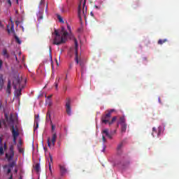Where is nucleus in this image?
Masks as SVG:
<instances>
[{
    "label": "nucleus",
    "mask_w": 179,
    "mask_h": 179,
    "mask_svg": "<svg viewBox=\"0 0 179 179\" xmlns=\"http://www.w3.org/2000/svg\"><path fill=\"white\" fill-rule=\"evenodd\" d=\"M4 148H6V144H4Z\"/></svg>",
    "instance_id": "obj_58"
},
{
    "label": "nucleus",
    "mask_w": 179,
    "mask_h": 179,
    "mask_svg": "<svg viewBox=\"0 0 179 179\" xmlns=\"http://www.w3.org/2000/svg\"><path fill=\"white\" fill-rule=\"evenodd\" d=\"M80 66H82V67L83 66V65H82V63H80Z\"/></svg>",
    "instance_id": "obj_55"
},
{
    "label": "nucleus",
    "mask_w": 179,
    "mask_h": 179,
    "mask_svg": "<svg viewBox=\"0 0 179 179\" xmlns=\"http://www.w3.org/2000/svg\"><path fill=\"white\" fill-rule=\"evenodd\" d=\"M57 138H58V136H57V133L52 134V138H48V148H50V149H54V148L55 147V142H57Z\"/></svg>",
    "instance_id": "obj_5"
},
{
    "label": "nucleus",
    "mask_w": 179,
    "mask_h": 179,
    "mask_svg": "<svg viewBox=\"0 0 179 179\" xmlns=\"http://www.w3.org/2000/svg\"><path fill=\"white\" fill-rule=\"evenodd\" d=\"M13 85L16 97H20L22 96V89H23V87H20V78H15L13 80Z\"/></svg>",
    "instance_id": "obj_1"
},
{
    "label": "nucleus",
    "mask_w": 179,
    "mask_h": 179,
    "mask_svg": "<svg viewBox=\"0 0 179 179\" xmlns=\"http://www.w3.org/2000/svg\"><path fill=\"white\" fill-rule=\"evenodd\" d=\"M59 167L60 169L61 176H65V174L68 173V171L66 170V167L65 166V165H59Z\"/></svg>",
    "instance_id": "obj_12"
},
{
    "label": "nucleus",
    "mask_w": 179,
    "mask_h": 179,
    "mask_svg": "<svg viewBox=\"0 0 179 179\" xmlns=\"http://www.w3.org/2000/svg\"><path fill=\"white\" fill-rule=\"evenodd\" d=\"M14 156H15V152L13 151V146L11 145L10 147L9 152L6 154V157L8 160V162H10V160L13 159Z\"/></svg>",
    "instance_id": "obj_9"
},
{
    "label": "nucleus",
    "mask_w": 179,
    "mask_h": 179,
    "mask_svg": "<svg viewBox=\"0 0 179 179\" xmlns=\"http://www.w3.org/2000/svg\"><path fill=\"white\" fill-rule=\"evenodd\" d=\"M16 166V162L13 161L8 165H4L3 166V171L6 174H10V178L8 179H13V174L11 173L12 169Z\"/></svg>",
    "instance_id": "obj_3"
},
{
    "label": "nucleus",
    "mask_w": 179,
    "mask_h": 179,
    "mask_svg": "<svg viewBox=\"0 0 179 179\" xmlns=\"http://www.w3.org/2000/svg\"><path fill=\"white\" fill-rule=\"evenodd\" d=\"M11 90H12V87H11L10 80H8V84H7V88H6V93H8V94H10Z\"/></svg>",
    "instance_id": "obj_17"
},
{
    "label": "nucleus",
    "mask_w": 179,
    "mask_h": 179,
    "mask_svg": "<svg viewBox=\"0 0 179 179\" xmlns=\"http://www.w3.org/2000/svg\"><path fill=\"white\" fill-rule=\"evenodd\" d=\"M50 161L49 162V170L50 173H52V169H51V163H52V156L51 155H49Z\"/></svg>",
    "instance_id": "obj_20"
},
{
    "label": "nucleus",
    "mask_w": 179,
    "mask_h": 179,
    "mask_svg": "<svg viewBox=\"0 0 179 179\" xmlns=\"http://www.w3.org/2000/svg\"><path fill=\"white\" fill-rule=\"evenodd\" d=\"M54 129H55V127H54V125H52V131H54Z\"/></svg>",
    "instance_id": "obj_45"
},
{
    "label": "nucleus",
    "mask_w": 179,
    "mask_h": 179,
    "mask_svg": "<svg viewBox=\"0 0 179 179\" xmlns=\"http://www.w3.org/2000/svg\"><path fill=\"white\" fill-rule=\"evenodd\" d=\"M14 38L15 39L16 43H17V44H22V41H20V39L19 38V37H17V36L14 35Z\"/></svg>",
    "instance_id": "obj_24"
},
{
    "label": "nucleus",
    "mask_w": 179,
    "mask_h": 179,
    "mask_svg": "<svg viewBox=\"0 0 179 179\" xmlns=\"http://www.w3.org/2000/svg\"><path fill=\"white\" fill-rule=\"evenodd\" d=\"M15 173H17V169H15Z\"/></svg>",
    "instance_id": "obj_53"
},
{
    "label": "nucleus",
    "mask_w": 179,
    "mask_h": 179,
    "mask_svg": "<svg viewBox=\"0 0 179 179\" xmlns=\"http://www.w3.org/2000/svg\"><path fill=\"white\" fill-rule=\"evenodd\" d=\"M119 125H120V123H117V127H119Z\"/></svg>",
    "instance_id": "obj_61"
},
{
    "label": "nucleus",
    "mask_w": 179,
    "mask_h": 179,
    "mask_svg": "<svg viewBox=\"0 0 179 179\" xmlns=\"http://www.w3.org/2000/svg\"><path fill=\"white\" fill-rule=\"evenodd\" d=\"M90 15H91V16H94V14L93 13V12H91Z\"/></svg>",
    "instance_id": "obj_46"
},
{
    "label": "nucleus",
    "mask_w": 179,
    "mask_h": 179,
    "mask_svg": "<svg viewBox=\"0 0 179 179\" xmlns=\"http://www.w3.org/2000/svg\"><path fill=\"white\" fill-rule=\"evenodd\" d=\"M155 132H156V128L153 127L152 128V136H155Z\"/></svg>",
    "instance_id": "obj_31"
},
{
    "label": "nucleus",
    "mask_w": 179,
    "mask_h": 179,
    "mask_svg": "<svg viewBox=\"0 0 179 179\" xmlns=\"http://www.w3.org/2000/svg\"><path fill=\"white\" fill-rule=\"evenodd\" d=\"M57 19L59 22H60V23H64V20L62 19V17H61V15H57Z\"/></svg>",
    "instance_id": "obj_29"
},
{
    "label": "nucleus",
    "mask_w": 179,
    "mask_h": 179,
    "mask_svg": "<svg viewBox=\"0 0 179 179\" xmlns=\"http://www.w3.org/2000/svg\"><path fill=\"white\" fill-rule=\"evenodd\" d=\"M48 5H46V9H48Z\"/></svg>",
    "instance_id": "obj_56"
},
{
    "label": "nucleus",
    "mask_w": 179,
    "mask_h": 179,
    "mask_svg": "<svg viewBox=\"0 0 179 179\" xmlns=\"http://www.w3.org/2000/svg\"><path fill=\"white\" fill-rule=\"evenodd\" d=\"M13 142L14 143H16V140L17 139V137H15V136H13Z\"/></svg>",
    "instance_id": "obj_33"
},
{
    "label": "nucleus",
    "mask_w": 179,
    "mask_h": 179,
    "mask_svg": "<svg viewBox=\"0 0 179 179\" xmlns=\"http://www.w3.org/2000/svg\"><path fill=\"white\" fill-rule=\"evenodd\" d=\"M16 61H17V57H15Z\"/></svg>",
    "instance_id": "obj_57"
},
{
    "label": "nucleus",
    "mask_w": 179,
    "mask_h": 179,
    "mask_svg": "<svg viewBox=\"0 0 179 179\" xmlns=\"http://www.w3.org/2000/svg\"><path fill=\"white\" fill-rule=\"evenodd\" d=\"M67 29L69 31V33H71V26H69V24H67Z\"/></svg>",
    "instance_id": "obj_36"
},
{
    "label": "nucleus",
    "mask_w": 179,
    "mask_h": 179,
    "mask_svg": "<svg viewBox=\"0 0 179 179\" xmlns=\"http://www.w3.org/2000/svg\"><path fill=\"white\" fill-rule=\"evenodd\" d=\"M3 124H5V121L3 122Z\"/></svg>",
    "instance_id": "obj_62"
},
{
    "label": "nucleus",
    "mask_w": 179,
    "mask_h": 179,
    "mask_svg": "<svg viewBox=\"0 0 179 179\" xmlns=\"http://www.w3.org/2000/svg\"><path fill=\"white\" fill-rule=\"evenodd\" d=\"M104 150H106V145H103V150H102V152H104Z\"/></svg>",
    "instance_id": "obj_48"
},
{
    "label": "nucleus",
    "mask_w": 179,
    "mask_h": 179,
    "mask_svg": "<svg viewBox=\"0 0 179 179\" xmlns=\"http://www.w3.org/2000/svg\"><path fill=\"white\" fill-rule=\"evenodd\" d=\"M20 179H22V176H20Z\"/></svg>",
    "instance_id": "obj_63"
},
{
    "label": "nucleus",
    "mask_w": 179,
    "mask_h": 179,
    "mask_svg": "<svg viewBox=\"0 0 179 179\" xmlns=\"http://www.w3.org/2000/svg\"><path fill=\"white\" fill-rule=\"evenodd\" d=\"M2 22L0 21V27H2Z\"/></svg>",
    "instance_id": "obj_50"
},
{
    "label": "nucleus",
    "mask_w": 179,
    "mask_h": 179,
    "mask_svg": "<svg viewBox=\"0 0 179 179\" xmlns=\"http://www.w3.org/2000/svg\"><path fill=\"white\" fill-rule=\"evenodd\" d=\"M47 117H49V118H50V117H51V113H50V111H48V112L47 113Z\"/></svg>",
    "instance_id": "obj_37"
},
{
    "label": "nucleus",
    "mask_w": 179,
    "mask_h": 179,
    "mask_svg": "<svg viewBox=\"0 0 179 179\" xmlns=\"http://www.w3.org/2000/svg\"><path fill=\"white\" fill-rule=\"evenodd\" d=\"M55 86L56 90H58V83H57V80L55 83Z\"/></svg>",
    "instance_id": "obj_32"
},
{
    "label": "nucleus",
    "mask_w": 179,
    "mask_h": 179,
    "mask_svg": "<svg viewBox=\"0 0 179 179\" xmlns=\"http://www.w3.org/2000/svg\"><path fill=\"white\" fill-rule=\"evenodd\" d=\"M164 43H167V39H159L158 41V44L159 45H162V44H164Z\"/></svg>",
    "instance_id": "obj_21"
},
{
    "label": "nucleus",
    "mask_w": 179,
    "mask_h": 179,
    "mask_svg": "<svg viewBox=\"0 0 179 179\" xmlns=\"http://www.w3.org/2000/svg\"><path fill=\"white\" fill-rule=\"evenodd\" d=\"M159 103H162V101H160V98H159Z\"/></svg>",
    "instance_id": "obj_52"
},
{
    "label": "nucleus",
    "mask_w": 179,
    "mask_h": 179,
    "mask_svg": "<svg viewBox=\"0 0 179 179\" xmlns=\"http://www.w3.org/2000/svg\"><path fill=\"white\" fill-rule=\"evenodd\" d=\"M102 134H104L109 139H113V136L108 132V129H103Z\"/></svg>",
    "instance_id": "obj_16"
},
{
    "label": "nucleus",
    "mask_w": 179,
    "mask_h": 179,
    "mask_svg": "<svg viewBox=\"0 0 179 179\" xmlns=\"http://www.w3.org/2000/svg\"><path fill=\"white\" fill-rule=\"evenodd\" d=\"M59 34H61L62 38H63L64 43H66V40H68V37L69 36V33L66 31L65 27H62V29L59 31Z\"/></svg>",
    "instance_id": "obj_7"
},
{
    "label": "nucleus",
    "mask_w": 179,
    "mask_h": 179,
    "mask_svg": "<svg viewBox=\"0 0 179 179\" xmlns=\"http://www.w3.org/2000/svg\"><path fill=\"white\" fill-rule=\"evenodd\" d=\"M125 117H121L120 118V124L121 125V132L124 133L127 131V123H125Z\"/></svg>",
    "instance_id": "obj_8"
},
{
    "label": "nucleus",
    "mask_w": 179,
    "mask_h": 179,
    "mask_svg": "<svg viewBox=\"0 0 179 179\" xmlns=\"http://www.w3.org/2000/svg\"><path fill=\"white\" fill-rule=\"evenodd\" d=\"M15 23H16V24H18L19 22H18L17 21H16Z\"/></svg>",
    "instance_id": "obj_54"
},
{
    "label": "nucleus",
    "mask_w": 179,
    "mask_h": 179,
    "mask_svg": "<svg viewBox=\"0 0 179 179\" xmlns=\"http://www.w3.org/2000/svg\"><path fill=\"white\" fill-rule=\"evenodd\" d=\"M102 141L103 142H107V140L106 139V136H104V135L102 136Z\"/></svg>",
    "instance_id": "obj_34"
},
{
    "label": "nucleus",
    "mask_w": 179,
    "mask_h": 179,
    "mask_svg": "<svg viewBox=\"0 0 179 179\" xmlns=\"http://www.w3.org/2000/svg\"><path fill=\"white\" fill-rule=\"evenodd\" d=\"M11 134L13 136L17 137L19 136V131L16 129V127L15 126H12L11 127Z\"/></svg>",
    "instance_id": "obj_13"
},
{
    "label": "nucleus",
    "mask_w": 179,
    "mask_h": 179,
    "mask_svg": "<svg viewBox=\"0 0 179 179\" xmlns=\"http://www.w3.org/2000/svg\"><path fill=\"white\" fill-rule=\"evenodd\" d=\"M22 31H24V27H21Z\"/></svg>",
    "instance_id": "obj_49"
},
{
    "label": "nucleus",
    "mask_w": 179,
    "mask_h": 179,
    "mask_svg": "<svg viewBox=\"0 0 179 179\" xmlns=\"http://www.w3.org/2000/svg\"><path fill=\"white\" fill-rule=\"evenodd\" d=\"M10 26L7 25V31L8 34H10V33H13V36L16 35V33L15 32V25L13 24L10 27V29H9Z\"/></svg>",
    "instance_id": "obj_14"
},
{
    "label": "nucleus",
    "mask_w": 179,
    "mask_h": 179,
    "mask_svg": "<svg viewBox=\"0 0 179 179\" xmlns=\"http://www.w3.org/2000/svg\"><path fill=\"white\" fill-rule=\"evenodd\" d=\"M122 146H124V143H120L117 148V150H121V149H122Z\"/></svg>",
    "instance_id": "obj_28"
},
{
    "label": "nucleus",
    "mask_w": 179,
    "mask_h": 179,
    "mask_svg": "<svg viewBox=\"0 0 179 179\" xmlns=\"http://www.w3.org/2000/svg\"><path fill=\"white\" fill-rule=\"evenodd\" d=\"M35 170L36 173H38L40 171V164H36L35 165Z\"/></svg>",
    "instance_id": "obj_27"
},
{
    "label": "nucleus",
    "mask_w": 179,
    "mask_h": 179,
    "mask_svg": "<svg viewBox=\"0 0 179 179\" xmlns=\"http://www.w3.org/2000/svg\"><path fill=\"white\" fill-rule=\"evenodd\" d=\"M55 37L53 40V44L55 45H61V44H64L65 41H64V38H62V36H61V34H59V31L55 30Z\"/></svg>",
    "instance_id": "obj_4"
},
{
    "label": "nucleus",
    "mask_w": 179,
    "mask_h": 179,
    "mask_svg": "<svg viewBox=\"0 0 179 179\" xmlns=\"http://www.w3.org/2000/svg\"><path fill=\"white\" fill-rule=\"evenodd\" d=\"M82 13L84 17H86V13H87V7H86V0H84L83 3V10H82V1L80 2L78 5V17L80 20H82Z\"/></svg>",
    "instance_id": "obj_2"
},
{
    "label": "nucleus",
    "mask_w": 179,
    "mask_h": 179,
    "mask_svg": "<svg viewBox=\"0 0 179 179\" xmlns=\"http://www.w3.org/2000/svg\"><path fill=\"white\" fill-rule=\"evenodd\" d=\"M64 92H66V90H68V87H64Z\"/></svg>",
    "instance_id": "obj_44"
},
{
    "label": "nucleus",
    "mask_w": 179,
    "mask_h": 179,
    "mask_svg": "<svg viewBox=\"0 0 179 179\" xmlns=\"http://www.w3.org/2000/svg\"><path fill=\"white\" fill-rule=\"evenodd\" d=\"M94 8H95V9H98V10L101 9V6H96V5L94 6Z\"/></svg>",
    "instance_id": "obj_30"
},
{
    "label": "nucleus",
    "mask_w": 179,
    "mask_h": 179,
    "mask_svg": "<svg viewBox=\"0 0 179 179\" xmlns=\"http://www.w3.org/2000/svg\"><path fill=\"white\" fill-rule=\"evenodd\" d=\"M110 118H111V115L110 113H106V115H103L101 117V122L103 124H108L110 121Z\"/></svg>",
    "instance_id": "obj_10"
},
{
    "label": "nucleus",
    "mask_w": 179,
    "mask_h": 179,
    "mask_svg": "<svg viewBox=\"0 0 179 179\" xmlns=\"http://www.w3.org/2000/svg\"><path fill=\"white\" fill-rule=\"evenodd\" d=\"M5 85V80H3V75L0 74V90L3 89V85Z\"/></svg>",
    "instance_id": "obj_15"
},
{
    "label": "nucleus",
    "mask_w": 179,
    "mask_h": 179,
    "mask_svg": "<svg viewBox=\"0 0 179 179\" xmlns=\"http://www.w3.org/2000/svg\"><path fill=\"white\" fill-rule=\"evenodd\" d=\"M7 1L10 6H12V2L10 1V0H7Z\"/></svg>",
    "instance_id": "obj_39"
},
{
    "label": "nucleus",
    "mask_w": 179,
    "mask_h": 179,
    "mask_svg": "<svg viewBox=\"0 0 179 179\" xmlns=\"http://www.w3.org/2000/svg\"><path fill=\"white\" fill-rule=\"evenodd\" d=\"M1 125H2V122H1V120H0V128H1Z\"/></svg>",
    "instance_id": "obj_51"
},
{
    "label": "nucleus",
    "mask_w": 179,
    "mask_h": 179,
    "mask_svg": "<svg viewBox=\"0 0 179 179\" xmlns=\"http://www.w3.org/2000/svg\"><path fill=\"white\" fill-rule=\"evenodd\" d=\"M114 111H115L114 109H111L110 110L108 111V113H110V115H111V113H114Z\"/></svg>",
    "instance_id": "obj_35"
},
{
    "label": "nucleus",
    "mask_w": 179,
    "mask_h": 179,
    "mask_svg": "<svg viewBox=\"0 0 179 179\" xmlns=\"http://www.w3.org/2000/svg\"><path fill=\"white\" fill-rule=\"evenodd\" d=\"M73 66V63H71V64H69V69H72Z\"/></svg>",
    "instance_id": "obj_42"
},
{
    "label": "nucleus",
    "mask_w": 179,
    "mask_h": 179,
    "mask_svg": "<svg viewBox=\"0 0 179 179\" xmlns=\"http://www.w3.org/2000/svg\"><path fill=\"white\" fill-rule=\"evenodd\" d=\"M68 37H69V38L71 40H73V41H74L75 50H76V58H75V60H76V64H79V59L78 57V40L76 39V38H75V36L71 32H70V34H69V36Z\"/></svg>",
    "instance_id": "obj_6"
},
{
    "label": "nucleus",
    "mask_w": 179,
    "mask_h": 179,
    "mask_svg": "<svg viewBox=\"0 0 179 179\" xmlns=\"http://www.w3.org/2000/svg\"><path fill=\"white\" fill-rule=\"evenodd\" d=\"M10 121L13 122V117L12 115L10 116Z\"/></svg>",
    "instance_id": "obj_38"
},
{
    "label": "nucleus",
    "mask_w": 179,
    "mask_h": 179,
    "mask_svg": "<svg viewBox=\"0 0 179 179\" xmlns=\"http://www.w3.org/2000/svg\"><path fill=\"white\" fill-rule=\"evenodd\" d=\"M17 148L20 153H24V149L20 148V145H17Z\"/></svg>",
    "instance_id": "obj_26"
},
{
    "label": "nucleus",
    "mask_w": 179,
    "mask_h": 179,
    "mask_svg": "<svg viewBox=\"0 0 179 179\" xmlns=\"http://www.w3.org/2000/svg\"><path fill=\"white\" fill-rule=\"evenodd\" d=\"M115 121H117V117H116V116L113 117L112 118L111 121H110V122L109 121V122H108V124L109 125H112V124L114 123V122H115Z\"/></svg>",
    "instance_id": "obj_23"
},
{
    "label": "nucleus",
    "mask_w": 179,
    "mask_h": 179,
    "mask_svg": "<svg viewBox=\"0 0 179 179\" xmlns=\"http://www.w3.org/2000/svg\"><path fill=\"white\" fill-rule=\"evenodd\" d=\"M44 6H45V0H41L39 8L40 9H42V10H44Z\"/></svg>",
    "instance_id": "obj_19"
},
{
    "label": "nucleus",
    "mask_w": 179,
    "mask_h": 179,
    "mask_svg": "<svg viewBox=\"0 0 179 179\" xmlns=\"http://www.w3.org/2000/svg\"><path fill=\"white\" fill-rule=\"evenodd\" d=\"M66 111L68 115H71V99H66Z\"/></svg>",
    "instance_id": "obj_11"
},
{
    "label": "nucleus",
    "mask_w": 179,
    "mask_h": 179,
    "mask_svg": "<svg viewBox=\"0 0 179 179\" xmlns=\"http://www.w3.org/2000/svg\"><path fill=\"white\" fill-rule=\"evenodd\" d=\"M50 51H51V48H50Z\"/></svg>",
    "instance_id": "obj_64"
},
{
    "label": "nucleus",
    "mask_w": 179,
    "mask_h": 179,
    "mask_svg": "<svg viewBox=\"0 0 179 179\" xmlns=\"http://www.w3.org/2000/svg\"><path fill=\"white\" fill-rule=\"evenodd\" d=\"M10 21L12 22V18H10Z\"/></svg>",
    "instance_id": "obj_59"
},
{
    "label": "nucleus",
    "mask_w": 179,
    "mask_h": 179,
    "mask_svg": "<svg viewBox=\"0 0 179 179\" xmlns=\"http://www.w3.org/2000/svg\"><path fill=\"white\" fill-rule=\"evenodd\" d=\"M20 144L22 145V141H20Z\"/></svg>",
    "instance_id": "obj_60"
},
{
    "label": "nucleus",
    "mask_w": 179,
    "mask_h": 179,
    "mask_svg": "<svg viewBox=\"0 0 179 179\" xmlns=\"http://www.w3.org/2000/svg\"><path fill=\"white\" fill-rule=\"evenodd\" d=\"M3 147L2 146V140H0V155H3Z\"/></svg>",
    "instance_id": "obj_22"
},
{
    "label": "nucleus",
    "mask_w": 179,
    "mask_h": 179,
    "mask_svg": "<svg viewBox=\"0 0 179 179\" xmlns=\"http://www.w3.org/2000/svg\"><path fill=\"white\" fill-rule=\"evenodd\" d=\"M41 19H43V15L38 17V20H41Z\"/></svg>",
    "instance_id": "obj_43"
},
{
    "label": "nucleus",
    "mask_w": 179,
    "mask_h": 179,
    "mask_svg": "<svg viewBox=\"0 0 179 179\" xmlns=\"http://www.w3.org/2000/svg\"><path fill=\"white\" fill-rule=\"evenodd\" d=\"M2 64H3V62L2 60H0V69H2Z\"/></svg>",
    "instance_id": "obj_40"
},
{
    "label": "nucleus",
    "mask_w": 179,
    "mask_h": 179,
    "mask_svg": "<svg viewBox=\"0 0 179 179\" xmlns=\"http://www.w3.org/2000/svg\"><path fill=\"white\" fill-rule=\"evenodd\" d=\"M3 55L6 57V58H9V55L8 54V50H6V49L3 50Z\"/></svg>",
    "instance_id": "obj_25"
},
{
    "label": "nucleus",
    "mask_w": 179,
    "mask_h": 179,
    "mask_svg": "<svg viewBox=\"0 0 179 179\" xmlns=\"http://www.w3.org/2000/svg\"><path fill=\"white\" fill-rule=\"evenodd\" d=\"M40 121V115H35L34 122L36 124V127L34 128V131L38 128V122Z\"/></svg>",
    "instance_id": "obj_18"
},
{
    "label": "nucleus",
    "mask_w": 179,
    "mask_h": 179,
    "mask_svg": "<svg viewBox=\"0 0 179 179\" xmlns=\"http://www.w3.org/2000/svg\"><path fill=\"white\" fill-rule=\"evenodd\" d=\"M52 97V95H50L48 96V99H51Z\"/></svg>",
    "instance_id": "obj_47"
},
{
    "label": "nucleus",
    "mask_w": 179,
    "mask_h": 179,
    "mask_svg": "<svg viewBox=\"0 0 179 179\" xmlns=\"http://www.w3.org/2000/svg\"><path fill=\"white\" fill-rule=\"evenodd\" d=\"M60 79H61L60 78H57L55 82H57V83H59V80Z\"/></svg>",
    "instance_id": "obj_41"
}]
</instances>
